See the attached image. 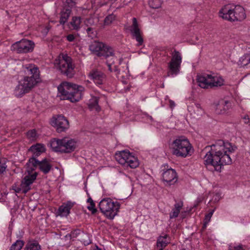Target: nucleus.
Wrapping results in <instances>:
<instances>
[{
  "instance_id": "nucleus-49",
  "label": "nucleus",
  "mask_w": 250,
  "mask_h": 250,
  "mask_svg": "<svg viewBox=\"0 0 250 250\" xmlns=\"http://www.w3.org/2000/svg\"><path fill=\"white\" fill-rule=\"evenodd\" d=\"M95 250H102L101 248H100L97 246Z\"/></svg>"
},
{
  "instance_id": "nucleus-11",
  "label": "nucleus",
  "mask_w": 250,
  "mask_h": 250,
  "mask_svg": "<svg viewBox=\"0 0 250 250\" xmlns=\"http://www.w3.org/2000/svg\"><path fill=\"white\" fill-rule=\"evenodd\" d=\"M89 50L99 57L105 59L113 56L114 49L110 46L100 42H94L89 46Z\"/></svg>"
},
{
  "instance_id": "nucleus-19",
  "label": "nucleus",
  "mask_w": 250,
  "mask_h": 250,
  "mask_svg": "<svg viewBox=\"0 0 250 250\" xmlns=\"http://www.w3.org/2000/svg\"><path fill=\"white\" fill-rule=\"evenodd\" d=\"M74 205V203L67 201L61 206L57 211L58 215L61 217H66L70 213V210Z\"/></svg>"
},
{
  "instance_id": "nucleus-51",
  "label": "nucleus",
  "mask_w": 250,
  "mask_h": 250,
  "mask_svg": "<svg viewBox=\"0 0 250 250\" xmlns=\"http://www.w3.org/2000/svg\"><path fill=\"white\" fill-rule=\"evenodd\" d=\"M199 106H200V104H196V106H197V107H199Z\"/></svg>"
},
{
  "instance_id": "nucleus-37",
  "label": "nucleus",
  "mask_w": 250,
  "mask_h": 250,
  "mask_svg": "<svg viewBox=\"0 0 250 250\" xmlns=\"http://www.w3.org/2000/svg\"><path fill=\"white\" fill-rule=\"evenodd\" d=\"M86 31L88 34V36L91 38H93L96 36V31L94 28L92 27H88L86 29Z\"/></svg>"
},
{
  "instance_id": "nucleus-48",
  "label": "nucleus",
  "mask_w": 250,
  "mask_h": 250,
  "mask_svg": "<svg viewBox=\"0 0 250 250\" xmlns=\"http://www.w3.org/2000/svg\"><path fill=\"white\" fill-rule=\"evenodd\" d=\"M170 105L171 107H172L173 106H175L174 102L171 100L169 101Z\"/></svg>"
},
{
  "instance_id": "nucleus-18",
  "label": "nucleus",
  "mask_w": 250,
  "mask_h": 250,
  "mask_svg": "<svg viewBox=\"0 0 250 250\" xmlns=\"http://www.w3.org/2000/svg\"><path fill=\"white\" fill-rule=\"evenodd\" d=\"M112 58L110 60H107L106 63L108 67V70L110 72L113 71L116 73V74H119L120 72V69L117 64L120 65L121 64L123 61V58H120L118 59L116 57H115L114 55L111 56Z\"/></svg>"
},
{
  "instance_id": "nucleus-13",
  "label": "nucleus",
  "mask_w": 250,
  "mask_h": 250,
  "mask_svg": "<svg viewBox=\"0 0 250 250\" xmlns=\"http://www.w3.org/2000/svg\"><path fill=\"white\" fill-rule=\"evenodd\" d=\"M50 124L59 133L66 132L69 127V121L62 115L53 116L50 120Z\"/></svg>"
},
{
  "instance_id": "nucleus-12",
  "label": "nucleus",
  "mask_w": 250,
  "mask_h": 250,
  "mask_svg": "<svg viewBox=\"0 0 250 250\" xmlns=\"http://www.w3.org/2000/svg\"><path fill=\"white\" fill-rule=\"evenodd\" d=\"M172 58L168 63V67L169 71L167 73L168 76H173L177 75L179 71L182 62V56L180 53L174 50L171 53Z\"/></svg>"
},
{
  "instance_id": "nucleus-31",
  "label": "nucleus",
  "mask_w": 250,
  "mask_h": 250,
  "mask_svg": "<svg viewBox=\"0 0 250 250\" xmlns=\"http://www.w3.org/2000/svg\"><path fill=\"white\" fill-rule=\"evenodd\" d=\"M24 242L22 240H18L12 245L10 250H21L24 246Z\"/></svg>"
},
{
  "instance_id": "nucleus-6",
  "label": "nucleus",
  "mask_w": 250,
  "mask_h": 250,
  "mask_svg": "<svg viewBox=\"0 0 250 250\" xmlns=\"http://www.w3.org/2000/svg\"><path fill=\"white\" fill-rule=\"evenodd\" d=\"M171 153L177 157L185 158L191 155L192 146L189 141L184 137H178L170 145Z\"/></svg>"
},
{
  "instance_id": "nucleus-33",
  "label": "nucleus",
  "mask_w": 250,
  "mask_h": 250,
  "mask_svg": "<svg viewBox=\"0 0 250 250\" xmlns=\"http://www.w3.org/2000/svg\"><path fill=\"white\" fill-rule=\"evenodd\" d=\"M161 0H149L148 4L152 8L156 9L158 8L161 6Z\"/></svg>"
},
{
  "instance_id": "nucleus-43",
  "label": "nucleus",
  "mask_w": 250,
  "mask_h": 250,
  "mask_svg": "<svg viewBox=\"0 0 250 250\" xmlns=\"http://www.w3.org/2000/svg\"><path fill=\"white\" fill-rule=\"evenodd\" d=\"M99 1V4L100 5V6H103L104 5H106L107 4L109 1L108 0H98Z\"/></svg>"
},
{
  "instance_id": "nucleus-8",
  "label": "nucleus",
  "mask_w": 250,
  "mask_h": 250,
  "mask_svg": "<svg viewBox=\"0 0 250 250\" xmlns=\"http://www.w3.org/2000/svg\"><path fill=\"white\" fill-rule=\"evenodd\" d=\"M62 74L68 78H72L75 74L74 65L72 63V59L67 54H62L58 60H55Z\"/></svg>"
},
{
  "instance_id": "nucleus-3",
  "label": "nucleus",
  "mask_w": 250,
  "mask_h": 250,
  "mask_svg": "<svg viewBox=\"0 0 250 250\" xmlns=\"http://www.w3.org/2000/svg\"><path fill=\"white\" fill-rule=\"evenodd\" d=\"M59 93L63 96V99L69 100L72 103L81 100L84 88L79 85L64 82L58 87Z\"/></svg>"
},
{
  "instance_id": "nucleus-40",
  "label": "nucleus",
  "mask_w": 250,
  "mask_h": 250,
  "mask_svg": "<svg viewBox=\"0 0 250 250\" xmlns=\"http://www.w3.org/2000/svg\"><path fill=\"white\" fill-rule=\"evenodd\" d=\"M27 136L28 138L30 139L31 140L34 139L37 136L36 131L35 129H32L29 130L27 133Z\"/></svg>"
},
{
  "instance_id": "nucleus-41",
  "label": "nucleus",
  "mask_w": 250,
  "mask_h": 250,
  "mask_svg": "<svg viewBox=\"0 0 250 250\" xmlns=\"http://www.w3.org/2000/svg\"><path fill=\"white\" fill-rule=\"evenodd\" d=\"M75 0H66V3L67 4V6L72 7L75 5Z\"/></svg>"
},
{
  "instance_id": "nucleus-5",
  "label": "nucleus",
  "mask_w": 250,
  "mask_h": 250,
  "mask_svg": "<svg viewBox=\"0 0 250 250\" xmlns=\"http://www.w3.org/2000/svg\"><path fill=\"white\" fill-rule=\"evenodd\" d=\"M53 151L62 153H70L75 150L77 142L75 140L67 137L62 139L53 138L50 141Z\"/></svg>"
},
{
  "instance_id": "nucleus-42",
  "label": "nucleus",
  "mask_w": 250,
  "mask_h": 250,
  "mask_svg": "<svg viewBox=\"0 0 250 250\" xmlns=\"http://www.w3.org/2000/svg\"><path fill=\"white\" fill-rule=\"evenodd\" d=\"M75 38V36L73 34H69L66 36L67 40L70 42L74 41Z\"/></svg>"
},
{
  "instance_id": "nucleus-50",
  "label": "nucleus",
  "mask_w": 250,
  "mask_h": 250,
  "mask_svg": "<svg viewBox=\"0 0 250 250\" xmlns=\"http://www.w3.org/2000/svg\"><path fill=\"white\" fill-rule=\"evenodd\" d=\"M117 0H108V1H112V2H115V1H116Z\"/></svg>"
},
{
  "instance_id": "nucleus-28",
  "label": "nucleus",
  "mask_w": 250,
  "mask_h": 250,
  "mask_svg": "<svg viewBox=\"0 0 250 250\" xmlns=\"http://www.w3.org/2000/svg\"><path fill=\"white\" fill-rule=\"evenodd\" d=\"M99 98L97 97H93L89 101L88 104L90 109H95L97 111L101 110V108L98 104Z\"/></svg>"
},
{
  "instance_id": "nucleus-25",
  "label": "nucleus",
  "mask_w": 250,
  "mask_h": 250,
  "mask_svg": "<svg viewBox=\"0 0 250 250\" xmlns=\"http://www.w3.org/2000/svg\"><path fill=\"white\" fill-rule=\"evenodd\" d=\"M81 18L80 17H73L71 21L68 24L69 28L71 30L78 31L81 28Z\"/></svg>"
},
{
  "instance_id": "nucleus-23",
  "label": "nucleus",
  "mask_w": 250,
  "mask_h": 250,
  "mask_svg": "<svg viewBox=\"0 0 250 250\" xmlns=\"http://www.w3.org/2000/svg\"><path fill=\"white\" fill-rule=\"evenodd\" d=\"M71 8L69 6H65L61 12L60 23L64 24L67 21L71 13Z\"/></svg>"
},
{
  "instance_id": "nucleus-20",
  "label": "nucleus",
  "mask_w": 250,
  "mask_h": 250,
  "mask_svg": "<svg viewBox=\"0 0 250 250\" xmlns=\"http://www.w3.org/2000/svg\"><path fill=\"white\" fill-rule=\"evenodd\" d=\"M89 76L98 85L102 84L105 79V75L101 71L98 70H92L89 74Z\"/></svg>"
},
{
  "instance_id": "nucleus-29",
  "label": "nucleus",
  "mask_w": 250,
  "mask_h": 250,
  "mask_svg": "<svg viewBox=\"0 0 250 250\" xmlns=\"http://www.w3.org/2000/svg\"><path fill=\"white\" fill-rule=\"evenodd\" d=\"M183 205V203L182 202H180L174 205V208L173 209V211L170 213V218L171 219L176 218L178 216Z\"/></svg>"
},
{
  "instance_id": "nucleus-15",
  "label": "nucleus",
  "mask_w": 250,
  "mask_h": 250,
  "mask_svg": "<svg viewBox=\"0 0 250 250\" xmlns=\"http://www.w3.org/2000/svg\"><path fill=\"white\" fill-rule=\"evenodd\" d=\"M130 31L132 36L138 42V45H142L144 42L142 32L139 27V24L136 18L132 19V24L130 26Z\"/></svg>"
},
{
  "instance_id": "nucleus-7",
  "label": "nucleus",
  "mask_w": 250,
  "mask_h": 250,
  "mask_svg": "<svg viewBox=\"0 0 250 250\" xmlns=\"http://www.w3.org/2000/svg\"><path fill=\"white\" fill-rule=\"evenodd\" d=\"M101 212L109 219H113L117 214L120 208V204L117 202H114L110 198L104 199L99 204Z\"/></svg>"
},
{
  "instance_id": "nucleus-27",
  "label": "nucleus",
  "mask_w": 250,
  "mask_h": 250,
  "mask_svg": "<svg viewBox=\"0 0 250 250\" xmlns=\"http://www.w3.org/2000/svg\"><path fill=\"white\" fill-rule=\"evenodd\" d=\"M168 235L164 234V236H160L157 242V247L160 248L159 250H163V249L167 246V244L169 243V240L167 238Z\"/></svg>"
},
{
  "instance_id": "nucleus-21",
  "label": "nucleus",
  "mask_w": 250,
  "mask_h": 250,
  "mask_svg": "<svg viewBox=\"0 0 250 250\" xmlns=\"http://www.w3.org/2000/svg\"><path fill=\"white\" fill-rule=\"evenodd\" d=\"M45 150V148L44 145L41 144L32 145L28 149L29 152L32 153V157L36 158L42 153L44 152Z\"/></svg>"
},
{
  "instance_id": "nucleus-9",
  "label": "nucleus",
  "mask_w": 250,
  "mask_h": 250,
  "mask_svg": "<svg viewBox=\"0 0 250 250\" xmlns=\"http://www.w3.org/2000/svg\"><path fill=\"white\" fill-rule=\"evenodd\" d=\"M115 158L119 164L125 167L135 168L139 166L137 159L128 150L117 152L115 154Z\"/></svg>"
},
{
  "instance_id": "nucleus-32",
  "label": "nucleus",
  "mask_w": 250,
  "mask_h": 250,
  "mask_svg": "<svg viewBox=\"0 0 250 250\" xmlns=\"http://www.w3.org/2000/svg\"><path fill=\"white\" fill-rule=\"evenodd\" d=\"M87 202L89 203V206L87 207L89 210L91 211L92 214H95L97 212V209L95 208V203L91 197L88 198Z\"/></svg>"
},
{
  "instance_id": "nucleus-2",
  "label": "nucleus",
  "mask_w": 250,
  "mask_h": 250,
  "mask_svg": "<svg viewBox=\"0 0 250 250\" xmlns=\"http://www.w3.org/2000/svg\"><path fill=\"white\" fill-rule=\"evenodd\" d=\"M25 73L27 76L24 77L14 90L16 97L20 98L28 93L37 83L41 81L40 72L39 68L33 64L25 66Z\"/></svg>"
},
{
  "instance_id": "nucleus-14",
  "label": "nucleus",
  "mask_w": 250,
  "mask_h": 250,
  "mask_svg": "<svg viewBox=\"0 0 250 250\" xmlns=\"http://www.w3.org/2000/svg\"><path fill=\"white\" fill-rule=\"evenodd\" d=\"M35 46L33 42L26 39H22L12 45V50L18 53H26L32 52Z\"/></svg>"
},
{
  "instance_id": "nucleus-34",
  "label": "nucleus",
  "mask_w": 250,
  "mask_h": 250,
  "mask_svg": "<svg viewBox=\"0 0 250 250\" xmlns=\"http://www.w3.org/2000/svg\"><path fill=\"white\" fill-rule=\"evenodd\" d=\"M240 64L242 66H245L250 63V55L246 54L241 58L240 60Z\"/></svg>"
},
{
  "instance_id": "nucleus-36",
  "label": "nucleus",
  "mask_w": 250,
  "mask_h": 250,
  "mask_svg": "<svg viewBox=\"0 0 250 250\" xmlns=\"http://www.w3.org/2000/svg\"><path fill=\"white\" fill-rule=\"evenodd\" d=\"M6 160L5 158L0 159V173L2 174L7 168Z\"/></svg>"
},
{
  "instance_id": "nucleus-30",
  "label": "nucleus",
  "mask_w": 250,
  "mask_h": 250,
  "mask_svg": "<svg viewBox=\"0 0 250 250\" xmlns=\"http://www.w3.org/2000/svg\"><path fill=\"white\" fill-rule=\"evenodd\" d=\"M26 250H41V246L37 241L28 242L25 247Z\"/></svg>"
},
{
  "instance_id": "nucleus-46",
  "label": "nucleus",
  "mask_w": 250,
  "mask_h": 250,
  "mask_svg": "<svg viewBox=\"0 0 250 250\" xmlns=\"http://www.w3.org/2000/svg\"><path fill=\"white\" fill-rule=\"evenodd\" d=\"M229 250H244L243 248L240 246L234 247L233 249L229 248Z\"/></svg>"
},
{
  "instance_id": "nucleus-17",
  "label": "nucleus",
  "mask_w": 250,
  "mask_h": 250,
  "mask_svg": "<svg viewBox=\"0 0 250 250\" xmlns=\"http://www.w3.org/2000/svg\"><path fill=\"white\" fill-rule=\"evenodd\" d=\"M28 174L27 175L24 176L21 183L22 192L24 194L26 193L31 189L30 185L33 183L38 175V173L36 172L33 174Z\"/></svg>"
},
{
  "instance_id": "nucleus-10",
  "label": "nucleus",
  "mask_w": 250,
  "mask_h": 250,
  "mask_svg": "<svg viewBox=\"0 0 250 250\" xmlns=\"http://www.w3.org/2000/svg\"><path fill=\"white\" fill-rule=\"evenodd\" d=\"M197 81L199 86L203 88L221 86L224 84V80L222 78L213 77L207 74L198 75Z\"/></svg>"
},
{
  "instance_id": "nucleus-26",
  "label": "nucleus",
  "mask_w": 250,
  "mask_h": 250,
  "mask_svg": "<svg viewBox=\"0 0 250 250\" xmlns=\"http://www.w3.org/2000/svg\"><path fill=\"white\" fill-rule=\"evenodd\" d=\"M52 167V166L47 159L45 158L41 161L39 169L44 174L48 173Z\"/></svg>"
},
{
  "instance_id": "nucleus-44",
  "label": "nucleus",
  "mask_w": 250,
  "mask_h": 250,
  "mask_svg": "<svg viewBox=\"0 0 250 250\" xmlns=\"http://www.w3.org/2000/svg\"><path fill=\"white\" fill-rule=\"evenodd\" d=\"M12 189L14 190L16 193H20L21 190V188L17 187L16 185H13L12 186Z\"/></svg>"
},
{
  "instance_id": "nucleus-22",
  "label": "nucleus",
  "mask_w": 250,
  "mask_h": 250,
  "mask_svg": "<svg viewBox=\"0 0 250 250\" xmlns=\"http://www.w3.org/2000/svg\"><path fill=\"white\" fill-rule=\"evenodd\" d=\"M40 162L41 161L38 160L36 158L31 157L26 164L28 173H32L38 167H39Z\"/></svg>"
},
{
  "instance_id": "nucleus-1",
  "label": "nucleus",
  "mask_w": 250,
  "mask_h": 250,
  "mask_svg": "<svg viewBox=\"0 0 250 250\" xmlns=\"http://www.w3.org/2000/svg\"><path fill=\"white\" fill-rule=\"evenodd\" d=\"M210 147L204 157V164L213 166L215 170L221 172L224 165L232 164L230 154L234 152L236 147L229 143H225L219 140L215 144L206 147V149Z\"/></svg>"
},
{
  "instance_id": "nucleus-39",
  "label": "nucleus",
  "mask_w": 250,
  "mask_h": 250,
  "mask_svg": "<svg viewBox=\"0 0 250 250\" xmlns=\"http://www.w3.org/2000/svg\"><path fill=\"white\" fill-rule=\"evenodd\" d=\"M84 24L88 27H91L94 24V20L93 18L90 17L86 19L84 21Z\"/></svg>"
},
{
  "instance_id": "nucleus-45",
  "label": "nucleus",
  "mask_w": 250,
  "mask_h": 250,
  "mask_svg": "<svg viewBox=\"0 0 250 250\" xmlns=\"http://www.w3.org/2000/svg\"><path fill=\"white\" fill-rule=\"evenodd\" d=\"M78 234H79V230H75L71 232V234L69 235V236L73 235V237H76Z\"/></svg>"
},
{
  "instance_id": "nucleus-16",
  "label": "nucleus",
  "mask_w": 250,
  "mask_h": 250,
  "mask_svg": "<svg viewBox=\"0 0 250 250\" xmlns=\"http://www.w3.org/2000/svg\"><path fill=\"white\" fill-rule=\"evenodd\" d=\"M162 179L166 185L170 186L175 183L177 181V175L176 171L169 168L163 172Z\"/></svg>"
},
{
  "instance_id": "nucleus-35",
  "label": "nucleus",
  "mask_w": 250,
  "mask_h": 250,
  "mask_svg": "<svg viewBox=\"0 0 250 250\" xmlns=\"http://www.w3.org/2000/svg\"><path fill=\"white\" fill-rule=\"evenodd\" d=\"M116 18V16L113 14H110L106 16L104 20V23L105 25H109Z\"/></svg>"
},
{
  "instance_id": "nucleus-38",
  "label": "nucleus",
  "mask_w": 250,
  "mask_h": 250,
  "mask_svg": "<svg viewBox=\"0 0 250 250\" xmlns=\"http://www.w3.org/2000/svg\"><path fill=\"white\" fill-rule=\"evenodd\" d=\"M214 210L210 211L206 215L204 219V224L203 226V229H204L206 228L207 224L210 221V218L213 214Z\"/></svg>"
},
{
  "instance_id": "nucleus-4",
  "label": "nucleus",
  "mask_w": 250,
  "mask_h": 250,
  "mask_svg": "<svg viewBox=\"0 0 250 250\" xmlns=\"http://www.w3.org/2000/svg\"><path fill=\"white\" fill-rule=\"evenodd\" d=\"M219 16L231 22L242 21L246 17L244 8L240 6L227 4L223 6L219 12Z\"/></svg>"
},
{
  "instance_id": "nucleus-47",
  "label": "nucleus",
  "mask_w": 250,
  "mask_h": 250,
  "mask_svg": "<svg viewBox=\"0 0 250 250\" xmlns=\"http://www.w3.org/2000/svg\"><path fill=\"white\" fill-rule=\"evenodd\" d=\"M244 119L245 120V124H248L249 122V118L248 117V116H247V115L245 116L244 117Z\"/></svg>"
},
{
  "instance_id": "nucleus-24",
  "label": "nucleus",
  "mask_w": 250,
  "mask_h": 250,
  "mask_svg": "<svg viewBox=\"0 0 250 250\" xmlns=\"http://www.w3.org/2000/svg\"><path fill=\"white\" fill-rule=\"evenodd\" d=\"M231 107V103L227 100H221L217 105L216 110L220 114L226 113Z\"/></svg>"
}]
</instances>
